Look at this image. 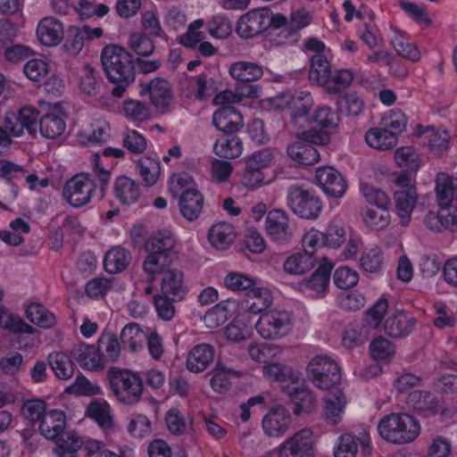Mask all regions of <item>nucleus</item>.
Instances as JSON below:
<instances>
[{"mask_svg": "<svg viewBox=\"0 0 457 457\" xmlns=\"http://www.w3.org/2000/svg\"><path fill=\"white\" fill-rule=\"evenodd\" d=\"M436 201L441 209H448L455 199V185L446 173H438L436 179Z\"/></svg>", "mask_w": 457, "mask_h": 457, "instance_id": "obj_40", "label": "nucleus"}, {"mask_svg": "<svg viewBox=\"0 0 457 457\" xmlns=\"http://www.w3.org/2000/svg\"><path fill=\"white\" fill-rule=\"evenodd\" d=\"M101 87L100 77L95 69L88 63L84 65V70L79 79V89L87 96H96Z\"/></svg>", "mask_w": 457, "mask_h": 457, "instance_id": "obj_55", "label": "nucleus"}, {"mask_svg": "<svg viewBox=\"0 0 457 457\" xmlns=\"http://www.w3.org/2000/svg\"><path fill=\"white\" fill-rule=\"evenodd\" d=\"M66 427V417L61 411L51 410L42 416L39 424L40 434L49 440L57 439L64 433Z\"/></svg>", "mask_w": 457, "mask_h": 457, "instance_id": "obj_24", "label": "nucleus"}, {"mask_svg": "<svg viewBox=\"0 0 457 457\" xmlns=\"http://www.w3.org/2000/svg\"><path fill=\"white\" fill-rule=\"evenodd\" d=\"M309 379L322 390H330L341 381V371L337 362L328 356L314 357L308 364Z\"/></svg>", "mask_w": 457, "mask_h": 457, "instance_id": "obj_8", "label": "nucleus"}, {"mask_svg": "<svg viewBox=\"0 0 457 457\" xmlns=\"http://www.w3.org/2000/svg\"><path fill=\"white\" fill-rule=\"evenodd\" d=\"M197 189L196 185L187 172L173 174L169 180V191L173 197H179L186 192Z\"/></svg>", "mask_w": 457, "mask_h": 457, "instance_id": "obj_56", "label": "nucleus"}, {"mask_svg": "<svg viewBox=\"0 0 457 457\" xmlns=\"http://www.w3.org/2000/svg\"><path fill=\"white\" fill-rule=\"evenodd\" d=\"M204 198L197 189L186 192L179 196V205L181 215L188 221L196 220L203 210Z\"/></svg>", "mask_w": 457, "mask_h": 457, "instance_id": "obj_28", "label": "nucleus"}, {"mask_svg": "<svg viewBox=\"0 0 457 457\" xmlns=\"http://www.w3.org/2000/svg\"><path fill=\"white\" fill-rule=\"evenodd\" d=\"M213 150L221 158L234 159L242 154V141L236 136H225L216 141Z\"/></svg>", "mask_w": 457, "mask_h": 457, "instance_id": "obj_45", "label": "nucleus"}, {"mask_svg": "<svg viewBox=\"0 0 457 457\" xmlns=\"http://www.w3.org/2000/svg\"><path fill=\"white\" fill-rule=\"evenodd\" d=\"M26 175L24 168L8 160H0V179H4L7 192L3 195L4 201L11 202L19 194L17 182Z\"/></svg>", "mask_w": 457, "mask_h": 457, "instance_id": "obj_18", "label": "nucleus"}, {"mask_svg": "<svg viewBox=\"0 0 457 457\" xmlns=\"http://www.w3.org/2000/svg\"><path fill=\"white\" fill-rule=\"evenodd\" d=\"M365 141L369 146L385 151L396 145L397 136L386 129L373 128L366 132Z\"/></svg>", "mask_w": 457, "mask_h": 457, "instance_id": "obj_36", "label": "nucleus"}, {"mask_svg": "<svg viewBox=\"0 0 457 457\" xmlns=\"http://www.w3.org/2000/svg\"><path fill=\"white\" fill-rule=\"evenodd\" d=\"M284 97H276L273 100L274 105L280 109L287 108L294 126L303 127L309 121V113L313 107V99L311 94L297 92L295 95H290L285 102V106L282 105Z\"/></svg>", "mask_w": 457, "mask_h": 457, "instance_id": "obj_11", "label": "nucleus"}, {"mask_svg": "<svg viewBox=\"0 0 457 457\" xmlns=\"http://www.w3.org/2000/svg\"><path fill=\"white\" fill-rule=\"evenodd\" d=\"M370 351L376 361L388 362L395 354V346L386 338L378 337L370 343Z\"/></svg>", "mask_w": 457, "mask_h": 457, "instance_id": "obj_59", "label": "nucleus"}, {"mask_svg": "<svg viewBox=\"0 0 457 457\" xmlns=\"http://www.w3.org/2000/svg\"><path fill=\"white\" fill-rule=\"evenodd\" d=\"M287 395L294 404L293 413L295 415L311 412L316 403L314 394L305 386L288 388Z\"/></svg>", "mask_w": 457, "mask_h": 457, "instance_id": "obj_34", "label": "nucleus"}, {"mask_svg": "<svg viewBox=\"0 0 457 457\" xmlns=\"http://www.w3.org/2000/svg\"><path fill=\"white\" fill-rule=\"evenodd\" d=\"M130 261V253L125 248L116 246L105 253L104 267L106 272L117 274L126 270Z\"/></svg>", "mask_w": 457, "mask_h": 457, "instance_id": "obj_38", "label": "nucleus"}, {"mask_svg": "<svg viewBox=\"0 0 457 457\" xmlns=\"http://www.w3.org/2000/svg\"><path fill=\"white\" fill-rule=\"evenodd\" d=\"M229 74L237 81L248 83L260 79L263 75V70L255 62H237L230 65Z\"/></svg>", "mask_w": 457, "mask_h": 457, "instance_id": "obj_39", "label": "nucleus"}, {"mask_svg": "<svg viewBox=\"0 0 457 457\" xmlns=\"http://www.w3.org/2000/svg\"><path fill=\"white\" fill-rule=\"evenodd\" d=\"M237 303L234 301H221L204 316V322L209 328H216L223 324L232 316Z\"/></svg>", "mask_w": 457, "mask_h": 457, "instance_id": "obj_32", "label": "nucleus"}, {"mask_svg": "<svg viewBox=\"0 0 457 457\" xmlns=\"http://www.w3.org/2000/svg\"><path fill=\"white\" fill-rule=\"evenodd\" d=\"M123 348L129 352H137L143 348L145 334L137 323L127 324L120 332Z\"/></svg>", "mask_w": 457, "mask_h": 457, "instance_id": "obj_42", "label": "nucleus"}, {"mask_svg": "<svg viewBox=\"0 0 457 457\" xmlns=\"http://www.w3.org/2000/svg\"><path fill=\"white\" fill-rule=\"evenodd\" d=\"M255 328L259 335L264 339H279L290 332L292 318L287 312L269 311L262 313Z\"/></svg>", "mask_w": 457, "mask_h": 457, "instance_id": "obj_9", "label": "nucleus"}, {"mask_svg": "<svg viewBox=\"0 0 457 457\" xmlns=\"http://www.w3.org/2000/svg\"><path fill=\"white\" fill-rule=\"evenodd\" d=\"M71 357L85 370L91 371L102 370L104 367L97 347L93 345L80 343L73 346Z\"/></svg>", "mask_w": 457, "mask_h": 457, "instance_id": "obj_21", "label": "nucleus"}, {"mask_svg": "<svg viewBox=\"0 0 457 457\" xmlns=\"http://www.w3.org/2000/svg\"><path fill=\"white\" fill-rule=\"evenodd\" d=\"M415 325L416 320L410 312L397 311L386 318L384 330L388 337L399 339L409 336Z\"/></svg>", "mask_w": 457, "mask_h": 457, "instance_id": "obj_17", "label": "nucleus"}, {"mask_svg": "<svg viewBox=\"0 0 457 457\" xmlns=\"http://www.w3.org/2000/svg\"><path fill=\"white\" fill-rule=\"evenodd\" d=\"M287 199L292 212L305 220L318 218L322 210V203L315 192L298 185L288 188Z\"/></svg>", "mask_w": 457, "mask_h": 457, "instance_id": "obj_7", "label": "nucleus"}, {"mask_svg": "<svg viewBox=\"0 0 457 457\" xmlns=\"http://www.w3.org/2000/svg\"><path fill=\"white\" fill-rule=\"evenodd\" d=\"M179 301L162 293L154 295V303L159 319L164 321L171 320L177 312L174 303Z\"/></svg>", "mask_w": 457, "mask_h": 457, "instance_id": "obj_62", "label": "nucleus"}, {"mask_svg": "<svg viewBox=\"0 0 457 457\" xmlns=\"http://www.w3.org/2000/svg\"><path fill=\"white\" fill-rule=\"evenodd\" d=\"M291 415L281 405L272 408L262 419V428L268 436H281L289 428Z\"/></svg>", "mask_w": 457, "mask_h": 457, "instance_id": "obj_16", "label": "nucleus"}, {"mask_svg": "<svg viewBox=\"0 0 457 457\" xmlns=\"http://www.w3.org/2000/svg\"><path fill=\"white\" fill-rule=\"evenodd\" d=\"M314 445L312 431L301 429L278 446L277 457H315Z\"/></svg>", "mask_w": 457, "mask_h": 457, "instance_id": "obj_12", "label": "nucleus"}, {"mask_svg": "<svg viewBox=\"0 0 457 457\" xmlns=\"http://www.w3.org/2000/svg\"><path fill=\"white\" fill-rule=\"evenodd\" d=\"M54 440V453L57 457H77V453L84 443L73 431H65Z\"/></svg>", "mask_w": 457, "mask_h": 457, "instance_id": "obj_37", "label": "nucleus"}, {"mask_svg": "<svg viewBox=\"0 0 457 457\" xmlns=\"http://www.w3.org/2000/svg\"><path fill=\"white\" fill-rule=\"evenodd\" d=\"M285 22V15L274 14L269 8L253 9L239 18L237 33L242 38H251L262 34L270 27H280Z\"/></svg>", "mask_w": 457, "mask_h": 457, "instance_id": "obj_6", "label": "nucleus"}, {"mask_svg": "<svg viewBox=\"0 0 457 457\" xmlns=\"http://www.w3.org/2000/svg\"><path fill=\"white\" fill-rule=\"evenodd\" d=\"M418 137L425 136L429 151L436 155H441L449 144V135L445 129H434L433 127H417Z\"/></svg>", "mask_w": 457, "mask_h": 457, "instance_id": "obj_29", "label": "nucleus"}, {"mask_svg": "<svg viewBox=\"0 0 457 457\" xmlns=\"http://www.w3.org/2000/svg\"><path fill=\"white\" fill-rule=\"evenodd\" d=\"M236 237L234 227L227 222L213 225L208 233L211 245L219 250H225L230 246Z\"/></svg>", "mask_w": 457, "mask_h": 457, "instance_id": "obj_35", "label": "nucleus"}, {"mask_svg": "<svg viewBox=\"0 0 457 457\" xmlns=\"http://www.w3.org/2000/svg\"><path fill=\"white\" fill-rule=\"evenodd\" d=\"M406 403L409 408L423 416L434 415L438 411V401L428 391L415 390L411 392L408 395Z\"/></svg>", "mask_w": 457, "mask_h": 457, "instance_id": "obj_25", "label": "nucleus"}, {"mask_svg": "<svg viewBox=\"0 0 457 457\" xmlns=\"http://www.w3.org/2000/svg\"><path fill=\"white\" fill-rule=\"evenodd\" d=\"M87 412L89 417L95 420L101 427L112 426L111 408L107 402L104 400L91 402L87 408Z\"/></svg>", "mask_w": 457, "mask_h": 457, "instance_id": "obj_60", "label": "nucleus"}, {"mask_svg": "<svg viewBox=\"0 0 457 457\" xmlns=\"http://www.w3.org/2000/svg\"><path fill=\"white\" fill-rule=\"evenodd\" d=\"M101 62L108 79L115 84L112 89V95L115 97H122L136 77L132 55L124 47L111 45L103 49Z\"/></svg>", "mask_w": 457, "mask_h": 457, "instance_id": "obj_2", "label": "nucleus"}, {"mask_svg": "<svg viewBox=\"0 0 457 457\" xmlns=\"http://www.w3.org/2000/svg\"><path fill=\"white\" fill-rule=\"evenodd\" d=\"M124 115L133 122H143L150 118V111L145 104L139 100L128 99L123 103Z\"/></svg>", "mask_w": 457, "mask_h": 457, "instance_id": "obj_57", "label": "nucleus"}, {"mask_svg": "<svg viewBox=\"0 0 457 457\" xmlns=\"http://www.w3.org/2000/svg\"><path fill=\"white\" fill-rule=\"evenodd\" d=\"M137 168L145 187H152L157 182L161 173L158 161L144 156L137 161Z\"/></svg>", "mask_w": 457, "mask_h": 457, "instance_id": "obj_49", "label": "nucleus"}, {"mask_svg": "<svg viewBox=\"0 0 457 457\" xmlns=\"http://www.w3.org/2000/svg\"><path fill=\"white\" fill-rule=\"evenodd\" d=\"M96 347L104 364L117 361L121 353V346L116 335L110 331H104L101 334Z\"/></svg>", "mask_w": 457, "mask_h": 457, "instance_id": "obj_33", "label": "nucleus"}, {"mask_svg": "<svg viewBox=\"0 0 457 457\" xmlns=\"http://www.w3.org/2000/svg\"><path fill=\"white\" fill-rule=\"evenodd\" d=\"M203 26V20L193 21L188 26L187 32L180 36L179 44L187 48H196V46L205 39L204 32L200 30Z\"/></svg>", "mask_w": 457, "mask_h": 457, "instance_id": "obj_63", "label": "nucleus"}, {"mask_svg": "<svg viewBox=\"0 0 457 457\" xmlns=\"http://www.w3.org/2000/svg\"><path fill=\"white\" fill-rule=\"evenodd\" d=\"M214 347L206 343L193 346L187 353L186 368L193 373L204 371L213 361Z\"/></svg>", "mask_w": 457, "mask_h": 457, "instance_id": "obj_20", "label": "nucleus"}, {"mask_svg": "<svg viewBox=\"0 0 457 457\" xmlns=\"http://www.w3.org/2000/svg\"><path fill=\"white\" fill-rule=\"evenodd\" d=\"M115 197L122 204L130 205L141 195L139 184L127 176L118 177L113 185Z\"/></svg>", "mask_w": 457, "mask_h": 457, "instance_id": "obj_27", "label": "nucleus"}, {"mask_svg": "<svg viewBox=\"0 0 457 457\" xmlns=\"http://www.w3.org/2000/svg\"><path fill=\"white\" fill-rule=\"evenodd\" d=\"M315 181L328 196L334 198H341L347 189V183L343 176L329 166L316 170Z\"/></svg>", "mask_w": 457, "mask_h": 457, "instance_id": "obj_14", "label": "nucleus"}, {"mask_svg": "<svg viewBox=\"0 0 457 457\" xmlns=\"http://www.w3.org/2000/svg\"><path fill=\"white\" fill-rule=\"evenodd\" d=\"M129 46L138 57L151 55L155 49L152 39L143 33H133L129 38Z\"/></svg>", "mask_w": 457, "mask_h": 457, "instance_id": "obj_64", "label": "nucleus"}, {"mask_svg": "<svg viewBox=\"0 0 457 457\" xmlns=\"http://www.w3.org/2000/svg\"><path fill=\"white\" fill-rule=\"evenodd\" d=\"M63 33L62 24L51 16L43 18L37 28V37L46 46H57L63 38Z\"/></svg>", "mask_w": 457, "mask_h": 457, "instance_id": "obj_23", "label": "nucleus"}, {"mask_svg": "<svg viewBox=\"0 0 457 457\" xmlns=\"http://www.w3.org/2000/svg\"><path fill=\"white\" fill-rule=\"evenodd\" d=\"M165 421L169 431L176 436L190 431L193 426V420L185 417L177 408H171L167 411Z\"/></svg>", "mask_w": 457, "mask_h": 457, "instance_id": "obj_47", "label": "nucleus"}, {"mask_svg": "<svg viewBox=\"0 0 457 457\" xmlns=\"http://www.w3.org/2000/svg\"><path fill=\"white\" fill-rule=\"evenodd\" d=\"M272 303V296L267 288H251L246 294V304L253 313L262 312Z\"/></svg>", "mask_w": 457, "mask_h": 457, "instance_id": "obj_46", "label": "nucleus"}, {"mask_svg": "<svg viewBox=\"0 0 457 457\" xmlns=\"http://www.w3.org/2000/svg\"><path fill=\"white\" fill-rule=\"evenodd\" d=\"M94 179L88 173H79L68 179L62 189V196L66 202L75 208L87 204L96 187H99L100 198H104L111 179V170L104 167L99 154L92 155Z\"/></svg>", "mask_w": 457, "mask_h": 457, "instance_id": "obj_1", "label": "nucleus"}, {"mask_svg": "<svg viewBox=\"0 0 457 457\" xmlns=\"http://www.w3.org/2000/svg\"><path fill=\"white\" fill-rule=\"evenodd\" d=\"M161 292L174 300H183L187 291L182 272L176 269L167 270L162 277Z\"/></svg>", "mask_w": 457, "mask_h": 457, "instance_id": "obj_26", "label": "nucleus"}, {"mask_svg": "<svg viewBox=\"0 0 457 457\" xmlns=\"http://www.w3.org/2000/svg\"><path fill=\"white\" fill-rule=\"evenodd\" d=\"M369 336V328L366 326L353 323L345 329L342 342L349 349L361 345L366 342Z\"/></svg>", "mask_w": 457, "mask_h": 457, "instance_id": "obj_53", "label": "nucleus"}, {"mask_svg": "<svg viewBox=\"0 0 457 457\" xmlns=\"http://www.w3.org/2000/svg\"><path fill=\"white\" fill-rule=\"evenodd\" d=\"M380 436L394 445L411 443L420 435L419 421L410 414L394 412L384 416L378 424Z\"/></svg>", "mask_w": 457, "mask_h": 457, "instance_id": "obj_3", "label": "nucleus"}, {"mask_svg": "<svg viewBox=\"0 0 457 457\" xmlns=\"http://www.w3.org/2000/svg\"><path fill=\"white\" fill-rule=\"evenodd\" d=\"M110 388L122 403H137L143 395V378L137 372L120 367H111L107 371Z\"/></svg>", "mask_w": 457, "mask_h": 457, "instance_id": "obj_4", "label": "nucleus"}, {"mask_svg": "<svg viewBox=\"0 0 457 457\" xmlns=\"http://www.w3.org/2000/svg\"><path fill=\"white\" fill-rule=\"evenodd\" d=\"M238 376L239 372L234 368L218 360L210 379L211 387L219 394H224L231 387V378Z\"/></svg>", "mask_w": 457, "mask_h": 457, "instance_id": "obj_30", "label": "nucleus"}, {"mask_svg": "<svg viewBox=\"0 0 457 457\" xmlns=\"http://www.w3.org/2000/svg\"><path fill=\"white\" fill-rule=\"evenodd\" d=\"M140 94L148 95L151 104L161 113L168 111L173 97L170 83L162 78H155L148 83L141 84Z\"/></svg>", "mask_w": 457, "mask_h": 457, "instance_id": "obj_13", "label": "nucleus"}, {"mask_svg": "<svg viewBox=\"0 0 457 457\" xmlns=\"http://www.w3.org/2000/svg\"><path fill=\"white\" fill-rule=\"evenodd\" d=\"M346 405V399L343 391L335 387L324 397L323 416L325 420L337 425L342 420V416Z\"/></svg>", "mask_w": 457, "mask_h": 457, "instance_id": "obj_22", "label": "nucleus"}, {"mask_svg": "<svg viewBox=\"0 0 457 457\" xmlns=\"http://www.w3.org/2000/svg\"><path fill=\"white\" fill-rule=\"evenodd\" d=\"M174 234L169 229H161L153 233L145 242L147 253L170 254L175 246Z\"/></svg>", "mask_w": 457, "mask_h": 457, "instance_id": "obj_31", "label": "nucleus"}, {"mask_svg": "<svg viewBox=\"0 0 457 457\" xmlns=\"http://www.w3.org/2000/svg\"><path fill=\"white\" fill-rule=\"evenodd\" d=\"M265 228L269 237L280 244L288 242L292 237L288 217L285 211L274 209L268 212Z\"/></svg>", "mask_w": 457, "mask_h": 457, "instance_id": "obj_15", "label": "nucleus"}, {"mask_svg": "<svg viewBox=\"0 0 457 457\" xmlns=\"http://www.w3.org/2000/svg\"><path fill=\"white\" fill-rule=\"evenodd\" d=\"M48 362L55 376L60 379L67 380L74 374V364L71 358L63 353H50Z\"/></svg>", "mask_w": 457, "mask_h": 457, "instance_id": "obj_44", "label": "nucleus"}, {"mask_svg": "<svg viewBox=\"0 0 457 457\" xmlns=\"http://www.w3.org/2000/svg\"><path fill=\"white\" fill-rule=\"evenodd\" d=\"M314 257L304 253H297L289 256L284 262V270L288 274L302 275L314 266Z\"/></svg>", "mask_w": 457, "mask_h": 457, "instance_id": "obj_52", "label": "nucleus"}, {"mask_svg": "<svg viewBox=\"0 0 457 457\" xmlns=\"http://www.w3.org/2000/svg\"><path fill=\"white\" fill-rule=\"evenodd\" d=\"M212 123L215 128L225 134H232L242 129L243 116L231 105L222 106L214 112Z\"/></svg>", "mask_w": 457, "mask_h": 457, "instance_id": "obj_19", "label": "nucleus"}, {"mask_svg": "<svg viewBox=\"0 0 457 457\" xmlns=\"http://www.w3.org/2000/svg\"><path fill=\"white\" fill-rule=\"evenodd\" d=\"M64 120L58 115L46 114L39 120V130L41 135L48 139H54L60 137L65 130Z\"/></svg>", "mask_w": 457, "mask_h": 457, "instance_id": "obj_51", "label": "nucleus"}, {"mask_svg": "<svg viewBox=\"0 0 457 457\" xmlns=\"http://www.w3.org/2000/svg\"><path fill=\"white\" fill-rule=\"evenodd\" d=\"M360 264L366 272L378 273L383 264L381 249L378 246L365 249L361 256Z\"/></svg>", "mask_w": 457, "mask_h": 457, "instance_id": "obj_58", "label": "nucleus"}, {"mask_svg": "<svg viewBox=\"0 0 457 457\" xmlns=\"http://www.w3.org/2000/svg\"><path fill=\"white\" fill-rule=\"evenodd\" d=\"M170 254L148 253V255L143 262L144 271L151 276V280L154 279V275L164 274L169 269L170 263Z\"/></svg>", "mask_w": 457, "mask_h": 457, "instance_id": "obj_50", "label": "nucleus"}, {"mask_svg": "<svg viewBox=\"0 0 457 457\" xmlns=\"http://www.w3.org/2000/svg\"><path fill=\"white\" fill-rule=\"evenodd\" d=\"M362 220L371 229L380 230L388 226L390 215L387 209L367 208L362 213Z\"/></svg>", "mask_w": 457, "mask_h": 457, "instance_id": "obj_61", "label": "nucleus"}, {"mask_svg": "<svg viewBox=\"0 0 457 457\" xmlns=\"http://www.w3.org/2000/svg\"><path fill=\"white\" fill-rule=\"evenodd\" d=\"M332 269L333 265L330 262L320 264L307 280V287L317 293L324 292L328 286Z\"/></svg>", "mask_w": 457, "mask_h": 457, "instance_id": "obj_54", "label": "nucleus"}, {"mask_svg": "<svg viewBox=\"0 0 457 457\" xmlns=\"http://www.w3.org/2000/svg\"><path fill=\"white\" fill-rule=\"evenodd\" d=\"M299 140L288 145L287 153L295 162L302 165H314L320 161V154L313 146L315 145H327L330 137L328 133L309 129L298 134Z\"/></svg>", "mask_w": 457, "mask_h": 457, "instance_id": "obj_5", "label": "nucleus"}, {"mask_svg": "<svg viewBox=\"0 0 457 457\" xmlns=\"http://www.w3.org/2000/svg\"><path fill=\"white\" fill-rule=\"evenodd\" d=\"M26 316L32 323L41 328H51L56 323L54 315L38 303H30L27 307Z\"/></svg>", "mask_w": 457, "mask_h": 457, "instance_id": "obj_43", "label": "nucleus"}, {"mask_svg": "<svg viewBox=\"0 0 457 457\" xmlns=\"http://www.w3.org/2000/svg\"><path fill=\"white\" fill-rule=\"evenodd\" d=\"M330 65L327 58L322 54H315L311 59L309 79L312 83L324 86L329 79Z\"/></svg>", "mask_w": 457, "mask_h": 457, "instance_id": "obj_48", "label": "nucleus"}, {"mask_svg": "<svg viewBox=\"0 0 457 457\" xmlns=\"http://www.w3.org/2000/svg\"><path fill=\"white\" fill-rule=\"evenodd\" d=\"M396 189L395 190L394 199L395 210L400 218V224L407 226L411 220V213L416 206L418 193L414 185L405 175H400L396 180Z\"/></svg>", "mask_w": 457, "mask_h": 457, "instance_id": "obj_10", "label": "nucleus"}, {"mask_svg": "<svg viewBox=\"0 0 457 457\" xmlns=\"http://www.w3.org/2000/svg\"><path fill=\"white\" fill-rule=\"evenodd\" d=\"M263 376L271 381L285 383L290 381L297 383L300 378L298 371H295L291 367L281 363H270L262 367Z\"/></svg>", "mask_w": 457, "mask_h": 457, "instance_id": "obj_41", "label": "nucleus"}]
</instances>
